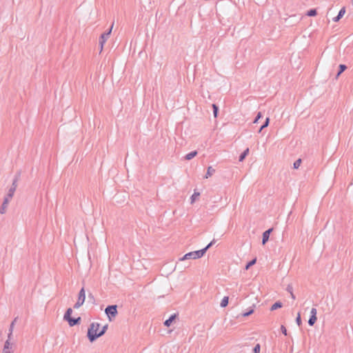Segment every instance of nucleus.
I'll use <instances>...</instances> for the list:
<instances>
[{
    "mask_svg": "<svg viewBox=\"0 0 353 353\" xmlns=\"http://www.w3.org/2000/svg\"><path fill=\"white\" fill-rule=\"evenodd\" d=\"M249 153V148H247L239 157V161H243Z\"/></svg>",
    "mask_w": 353,
    "mask_h": 353,
    "instance_id": "f3484780",
    "label": "nucleus"
},
{
    "mask_svg": "<svg viewBox=\"0 0 353 353\" xmlns=\"http://www.w3.org/2000/svg\"><path fill=\"white\" fill-rule=\"evenodd\" d=\"M175 318H176V314L172 315L168 319H167L164 322V325L167 327H169L171 325V323L173 322V321L175 319Z\"/></svg>",
    "mask_w": 353,
    "mask_h": 353,
    "instance_id": "f8f14e48",
    "label": "nucleus"
},
{
    "mask_svg": "<svg viewBox=\"0 0 353 353\" xmlns=\"http://www.w3.org/2000/svg\"><path fill=\"white\" fill-rule=\"evenodd\" d=\"M107 329L108 325L101 327L99 323H92L88 331V337L90 341L93 342L95 339L103 335Z\"/></svg>",
    "mask_w": 353,
    "mask_h": 353,
    "instance_id": "f257e3e1",
    "label": "nucleus"
},
{
    "mask_svg": "<svg viewBox=\"0 0 353 353\" xmlns=\"http://www.w3.org/2000/svg\"><path fill=\"white\" fill-rule=\"evenodd\" d=\"M256 259H254L253 260H252L250 262H249L247 265L245 266V270H248L250 268V266L254 265L256 263Z\"/></svg>",
    "mask_w": 353,
    "mask_h": 353,
    "instance_id": "412c9836",
    "label": "nucleus"
},
{
    "mask_svg": "<svg viewBox=\"0 0 353 353\" xmlns=\"http://www.w3.org/2000/svg\"><path fill=\"white\" fill-rule=\"evenodd\" d=\"M310 313H311V316H316V314H317L316 309L314 307L312 308Z\"/></svg>",
    "mask_w": 353,
    "mask_h": 353,
    "instance_id": "cd10ccee",
    "label": "nucleus"
},
{
    "mask_svg": "<svg viewBox=\"0 0 353 353\" xmlns=\"http://www.w3.org/2000/svg\"><path fill=\"white\" fill-rule=\"evenodd\" d=\"M199 196V192H194L191 196V203H193Z\"/></svg>",
    "mask_w": 353,
    "mask_h": 353,
    "instance_id": "6ab92c4d",
    "label": "nucleus"
},
{
    "mask_svg": "<svg viewBox=\"0 0 353 353\" xmlns=\"http://www.w3.org/2000/svg\"><path fill=\"white\" fill-rule=\"evenodd\" d=\"M85 290L83 288H82L79 293L78 300H77V303L74 304V307L77 308V309L80 307L85 302Z\"/></svg>",
    "mask_w": 353,
    "mask_h": 353,
    "instance_id": "39448f33",
    "label": "nucleus"
},
{
    "mask_svg": "<svg viewBox=\"0 0 353 353\" xmlns=\"http://www.w3.org/2000/svg\"><path fill=\"white\" fill-rule=\"evenodd\" d=\"M212 245V242L210 243L205 248L196 250L194 252H190L185 254L183 257L180 259V261H185L187 259H197L201 258L205 253L206 250Z\"/></svg>",
    "mask_w": 353,
    "mask_h": 353,
    "instance_id": "f03ea898",
    "label": "nucleus"
},
{
    "mask_svg": "<svg viewBox=\"0 0 353 353\" xmlns=\"http://www.w3.org/2000/svg\"><path fill=\"white\" fill-rule=\"evenodd\" d=\"M301 163V159H298L294 163V168L297 169L299 168Z\"/></svg>",
    "mask_w": 353,
    "mask_h": 353,
    "instance_id": "5701e85b",
    "label": "nucleus"
},
{
    "mask_svg": "<svg viewBox=\"0 0 353 353\" xmlns=\"http://www.w3.org/2000/svg\"><path fill=\"white\" fill-rule=\"evenodd\" d=\"M307 15L309 16V17H314V16H316V9L310 10L307 12Z\"/></svg>",
    "mask_w": 353,
    "mask_h": 353,
    "instance_id": "aec40b11",
    "label": "nucleus"
},
{
    "mask_svg": "<svg viewBox=\"0 0 353 353\" xmlns=\"http://www.w3.org/2000/svg\"><path fill=\"white\" fill-rule=\"evenodd\" d=\"M105 312L111 321V316L114 317L117 314V305H110L105 308Z\"/></svg>",
    "mask_w": 353,
    "mask_h": 353,
    "instance_id": "0eeeda50",
    "label": "nucleus"
},
{
    "mask_svg": "<svg viewBox=\"0 0 353 353\" xmlns=\"http://www.w3.org/2000/svg\"><path fill=\"white\" fill-rule=\"evenodd\" d=\"M228 300H229V298L228 296H224L223 298V299L221 300V306L222 307H226L228 304Z\"/></svg>",
    "mask_w": 353,
    "mask_h": 353,
    "instance_id": "2eb2a0df",
    "label": "nucleus"
},
{
    "mask_svg": "<svg viewBox=\"0 0 353 353\" xmlns=\"http://www.w3.org/2000/svg\"><path fill=\"white\" fill-rule=\"evenodd\" d=\"M339 68L340 71L337 74V77H339L346 69V66L345 65L341 64L339 65Z\"/></svg>",
    "mask_w": 353,
    "mask_h": 353,
    "instance_id": "b1692460",
    "label": "nucleus"
},
{
    "mask_svg": "<svg viewBox=\"0 0 353 353\" xmlns=\"http://www.w3.org/2000/svg\"><path fill=\"white\" fill-rule=\"evenodd\" d=\"M72 313V310L71 308H68L64 315V319H65L68 322V323L70 326H73V325L77 324L81 319L80 317L77 318V319H72L71 318Z\"/></svg>",
    "mask_w": 353,
    "mask_h": 353,
    "instance_id": "20e7f679",
    "label": "nucleus"
},
{
    "mask_svg": "<svg viewBox=\"0 0 353 353\" xmlns=\"http://www.w3.org/2000/svg\"><path fill=\"white\" fill-rule=\"evenodd\" d=\"M272 231V229H269L263 232V240H262V243L263 245L269 240L270 234Z\"/></svg>",
    "mask_w": 353,
    "mask_h": 353,
    "instance_id": "1a4fd4ad",
    "label": "nucleus"
},
{
    "mask_svg": "<svg viewBox=\"0 0 353 353\" xmlns=\"http://www.w3.org/2000/svg\"><path fill=\"white\" fill-rule=\"evenodd\" d=\"M197 152L196 151L191 152L186 154L185 159L186 160H190L192 158H194L196 155Z\"/></svg>",
    "mask_w": 353,
    "mask_h": 353,
    "instance_id": "4468645a",
    "label": "nucleus"
},
{
    "mask_svg": "<svg viewBox=\"0 0 353 353\" xmlns=\"http://www.w3.org/2000/svg\"><path fill=\"white\" fill-rule=\"evenodd\" d=\"M345 8H341V10L339 11L338 15L333 19L334 21H335V22L339 21L343 17V16L345 14Z\"/></svg>",
    "mask_w": 353,
    "mask_h": 353,
    "instance_id": "9d476101",
    "label": "nucleus"
},
{
    "mask_svg": "<svg viewBox=\"0 0 353 353\" xmlns=\"http://www.w3.org/2000/svg\"><path fill=\"white\" fill-rule=\"evenodd\" d=\"M14 321H13L10 325V332L8 334V340L5 342L2 353H12V343H10V338H11L12 332V330L14 328Z\"/></svg>",
    "mask_w": 353,
    "mask_h": 353,
    "instance_id": "7ed1b4c3",
    "label": "nucleus"
},
{
    "mask_svg": "<svg viewBox=\"0 0 353 353\" xmlns=\"http://www.w3.org/2000/svg\"><path fill=\"white\" fill-rule=\"evenodd\" d=\"M296 323L300 325L301 324V319L300 313L298 314L297 317L296 319Z\"/></svg>",
    "mask_w": 353,
    "mask_h": 353,
    "instance_id": "bb28decb",
    "label": "nucleus"
},
{
    "mask_svg": "<svg viewBox=\"0 0 353 353\" xmlns=\"http://www.w3.org/2000/svg\"><path fill=\"white\" fill-rule=\"evenodd\" d=\"M269 122H270V119L267 118L265 123H263V125L261 127L259 132H261L263 128L268 127L269 125Z\"/></svg>",
    "mask_w": 353,
    "mask_h": 353,
    "instance_id": "4be33fe9",
    "label": "nucleus"
},
{
    "mask_svg": "<svg viewBox=\"0 0 353 353\" xmlns=\"http://www.w3.org/2000/svg\"><path fill=\"white\" fill-rule=\"evenodd\" d=\"M261 117H262L261 113V112H259V113H258V114H257V116H256V119H254V123H257V122H258V121H259V119H261Z\"/></svg>",
    "mask_w": 353,
    "mask_h": 353,
    "instance_id": "c756f323",
    "label": "nucleus"
},
{
    "mask_svg": "<svg viewBox=\"0 0 353 353\" xmlns=\"http://www.w3.org/2000/svg\"><path fill=\"white\" fill-rule=\"evenodd\" d=\"M316 320H317V317L316 316H311L310 319H309V321H308L309 325H311V326L313 325L316 323Z\"/></svg>",
    "mask_w": 353,
    "mask_h": 353,
    "instance_id": "a211bd4d",
    "label": "nucleus"
},
{
    "mask_svg": "<svg viewBox=\"0 0 353 353\" xmlns=\"http://www.w3.org/2000/svg\"><path fill=\"white\" fill-rule=\"evenodd\" d=\"M281 330L283 334H285V336L288 334L287 330L284 325H281Z\"/></svg>",
    "mask_w": 353,
    "mask_h": 353,
    "instance_id": "c85d7f7f",
    "label": "nucleus"
},
{
    "mask_svg": "<svg viewBox=\"0 0 353 353\" xmlns=\"http://www.w3.org/2000/svg\"><path fill=\"white\" fill-rule=\"evenodd\" d=\"M291 294H292V299H295V296H294V295L293 294V293H292Z\"/></svg>",
    "mask_w": 353,
    "mask_h": 353,
    "instance_id": "2f4dec72",
    "label": "nucleus"
},
{
    "mask_svg": "<svg viewBox=\"0 0 353 353\" xmlns=\"http://www.w3.org/2000/svg\"><path fill=\"white\" fill-rule=\"evenodd\" d=\"M112 29V26L110 28V29L109 30V31L108 32H105V33L102 34L100 37L99 43H100V51L101 52L103 50V46H104L106 41L108 40L110 34H111Z\"/></svg>",
    "mask_w": 353,
    "mask_h": 353,
    "instance_id": "423d86ee",
    "label": "nucleus"
},
{
    "mask_svg": "<svg viewBox=\"0 0 353 353\" xmlns=\"http://www.w3.org/2000/svg\"><path fill=\"white\" fill-rule=\"evenodd\" d=\"M214 172V170L211 166L208 167L205 178L208 179L213 174Z\"/></svg>",
    "mask_w": 353,
    "mask_h": 353,
    "instance_id": "ddd939ff",
    "label": "nucleus"
},
{
    "mask_svg": "<svg viewBox=\"0 0 353 353\" xmlns=\"http://www.w3.org/2000/svg\"><path fill=\"white\" fill-rule=\"evenodd\" d=\"M282 307V303L281 302H276L271 307V310H275L278 308H281Z\"/></svg>",
    "mask_w": 353,
    "mask_h": 353,
    "instance_id": "dca6fc26",
    "label": "nucleus"
},
{
    "mask_svg": "<svg viewBox=\"0 0 353 353\" xmlns=\"http://www.w3.org/2000/svg\"><path fill=\"white\" fill-rule=\"evenodd\" d=\"M9 201H10V200H9L8 198H5L4 201H3V204H2V206H1V210H0V212L1 214H4L5 213Z\"/></svg>",
    "mask_w": 353,
    "mask_h": 353,
    "instance_id": "9b49d317",
    "label": "nucleus"
},
{
    "mask_svg": "<svg viewBox=\"0 0 353 353\" xmlns=\"http://www.w3.org/2000/svg\"><path fill=\"white\" fill-rule=\"evenodd\" d=\"M16 189H17V183H16V182H14L12 183V188L9 190L8 195H7V196L6 198H8L9 200H10L12 198Z\"/></svg>",
    "mask_w": 353,
    "mask_h": 353,
    "instance_id": "6e6552de",
    "label": "nucleus"
},
{
    "mask_svg": "<svg viewBox=\"0 0 353 353\" xmlns=\"http://www.w3.org/2000/svg\"><path fill=\"white\" fill-rule=\"evenodd\" d=\"M261 350V346L259 344H256L254 347V353H260Z\"/></svg>",
    "mask_w": 353,
    "mask_h": 353,
    "instance_id": "393cba45",
    "label": "nucleus"
},
{
    "mask_svg": "<svg viewBox=\"0 0 353 353\" xmlns=\"http://www.w3.org/2000/svg\"><path fill=\"white\" fill-rule=\"evenodd\" d=\"M254 310H250L249 312H247L243 314V316H248L253 313Z\"/></svg>",
    "mask_w": 353,
    "mask_h": 353,
    "instance_id": "7c9ffc66",
    "label": "nucleus"
},
{
    "mask_svg": "<svg viewBox=\"0 0 353 353\" xmlns=\"http://www.w3.org/2000/svg\"><path fill=\"white\" fill-rule=\"evenodd\" d=\"M212 108H213V110H214V117H216L217 113H218V107L216 106V105L213 104Z\"/></svg>",
    "mask_w": 353,
    "mask_h": 353,
    "instance_id": "a878e982",
    "label": "nucleus"
}]
</instances>
